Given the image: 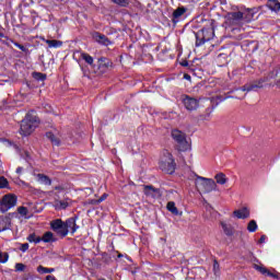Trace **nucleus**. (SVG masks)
<instances>
[{
    "instance_id": "1",
    "label": "nucleus",
    "mask_w": 280,
    "mask_h": 280,
    "mask_svg": "<svg viewBox=\"0 0 280 280\" xmlns=\"http://www.w3.org/2000/svg\"><path fill=\"white\" fill-rule=\"evenodd\" d=\"M279 74H280V68H275L272 71L268 72L262 78L252 81L249 83H246L240 89V91H243L245 93H250L253 91L257 92L259 91V89H265V86H268V83L270 82V80H275V78H279Z\"/></svg>"
},
{
    "instance_id": "2",
    "label": "nucleus",
    "mask_w": 280,
    "mask_h": 280,
    "mask_svg": "<svg viewBox=\"0 0 280 280\" xmlns=\"http://www.w3.org/2000/svg\"><path fill=\"white\" fill-rule=\"evenodd\" d=\"M196 36V47H202L205 43L213 40L215 36V20H210L208 25L195 33Z\"/></svg>"
},
{
    "instance_id": "3",
    "label": "nucleus",
    "mask_w": 280,
    "mask_h": 280,
    "mask_svg": "<svg viewBox=\"0 0 280 280\" xmlns=\"http://www.w3.org/2000/svg\"><path fill=\"white\" fill-rule=\"evenodd\" d=\"M244 25V12L242 11H232L225 14V21L223 27L225 30H237Z\"/></svg>"
},
{
    "instance_id": "4",
    "label": "nucleus",
    "mask_w": 280,
    "mask_h": 280,
    "mask_svg": "<svg viewBox=\"0 0 280 280\" xmlns=\"http://www.w3.org/2000/svg\"><path fill=\"white\" fill-rule=\"evenodd\" d=\"M171 138L173 139L174 150L176 152H187L189 150V142L187 141V133L179 129L171 130Z\"/></svg>"
},
{
    "instance_id": "5",
    "label": "nucleus",
    "mask_w": 280,
    "mask_h": 280,
    "mask_svg": "<svg viewBox=\"0 0 280 280\" xmlns=\"http://www.w3.org/2000/svg\"><path fill=\"white\" fill-rule=\"evenodd\" d=\"M160 170L165 174H174L176 172V159L168 150L162 152V156L159 162Z\"/></svg>"
},
{
    "instance_id": "6",
    "label": "nucleus",
    "mask_w": 280,
    "mask_h": 280,
    "mask_svg": "<svg viewBox=\"0 0 280 280\" xmlns=\"http://www.w3.org/2000/svg\"><path fill=\"white\" fill-rule=\"evenodd\" d=\"M38 124V117L32 113H27L25 118L20 125V135L22 137H30L34 130H36V125Z\"/></svg>"
},
{
    "instance_id": "7",
    "label": "nucleus",
    "mask_w": 280,
    "mask_h": 280,
    "mask_svg": "<svg viewBox=\"0 0 280 280\" xmlns=\"http://www.w3.org/2000/svg\"><path fill=\"white\" fill-rule=\"evenodd\" d=\"M195 187L199 194H211L218 189V184L212 178L196 175Z\"/></svg>"
},
{
    "instance_id": "8",
    "label": "nucleus",
    "mask_w": 280,
    "mask_h": 280,
    "mask_svg": "<svg viewBox=\"0 0 280 280\" xmlns=\"http://www.w3.org/2000/svg\"><path fill=\"white\" fill-rule=\"evenodd\" d=\"M19 201V198L14 194H8L2 197L0 200V213H8L10 209H13V207H16V202Z\"/></svg>"
},
{
    "instance_id": "9",
    "label": "nucleus",
    "mask_w": 280,
    "mask_h": 280,
    "mask_svg": "<svg viewBox=\"0 0 280 280\" xmlns=\"http://www.w3.org/2000/svg\"><path fill=\"white\" fill-rule=\"evenodd\" d=\"M50 229L61 238H65L69 235V230H67V226L65 225V221L62 219H55L50 221Z\"/></svg>"
},
{
    "instance_id": "10",
    "label": "nucleus",
    "mask_w": 280,
    "mask_h": 280,
    "mask_svg": "<svg viewBox=\"0 0 280 280\" xmlns=\"http://www.w3.org/2000/svg\"><path fill=\"white\" fill-rule=\"evenodd\" d=\"M182 104L189 113H194V110H198L200 106V101L196 97H191L187 94L182 95Z\"/></svg>"
},
{
    "instance_id": "11",
    "label": "nucleus",
    "mask_w": 280,
    "mask_h": 280,
    "mask_svg": "<svg viewBox=\"0 0 280 280\" xmlns=\"http://www.w3.org/2000/svg\"><path fill=\"white\" fill-rule=\"evenodd\" d=\"M143 194L147 198H153V200H159L163 196L161 188H156L153 185H143Z\"/></svg>"
},
{
    "instance_id": "12",
    "label": "nucleus",
    "mask_w": 280,
    "mask_h": 280,
    "mask_svg": "<svg viewBox=\"0 0 280 280\" xmlns=\"http://www.w3.org/2000/svg\"><path fill=\"white\" fill-rule=\"evenodd\" d=\"M187 10H188L187 7L182 5L173 11L171 16V21L173 25H177V23H180V21L183 20V16L187 14Z\"/></svg>"
},
{
    "instance_id": "13",
    "label": "nucleus",
    "mask_w": 280,
    "mask_h": 280,
    "mask_svg": "<svg viewBox=\"0 0 280 280\" xmlns=\"http://www.w3.org/2000/svg\"><path fill=\"white\" fill-rule=\"evenodd\" d=\"M92 38L93 40H95V43H97L98 45H103L104 47L113 45V42L106 35L100 32H94L92 34Z\"/></svg>"
},
{
    "instance_id": "14",
    "label": "nucleus",
    "mask_w": 280,
    "mask_h": 280,
    "mask_svg": "<svg viewBox=\"0 0 280 280\" xmlns=\"http://www.w3.org/2000/svg\"><path fill=\"white\" fill-rule=\"evenodd\" d=\"M113 68V61L106 57L98 58L97 61V69L101 71V73H106L107 70Z\"/></svg>"
},
{
    "instance_id": "15",
    "label": "nucleus",
    "mask_w": 280,
    "mask_h": 280,
    "mask_svg": "<svg viewBox=\"0 0 280 280\" xmlns=\"http://www.w3.org/2000/svg\"><path fill=\"white\" fill-rule=\"evenodd\" d=\"M254 270H257L260 272V275H264L265 277H271V279H280V273L279 272H271L268 270V268L259 265H254Z\"/></svg>"
},
{
    "instance_id": "16",
    "label": "nucleus",
    "mask_w": 280,
    "mask_h": 280,
    "mask_svg": "<svg viewBox=\"0 0 280 280\" xmlns=\"http://www.w3.org/2000/svg\"><path fill=\"white\" fill-rule=\"evenodd\" d=\"M78 220V217H72L67 219L66 221H63L65 225H66V230L69 232V229L71 230V235H74L75 232L78 231V229H80V225H78V223H75Z\"/></svg>"
},
{
    "instance_id": "17",
    "label": "nucleus",
    "mask_w": 280,
    "mask_h": 280,
    "mask_svg": "<svg viewBox=\"0 0 280 280\" xmlns=\"http://www.w3.org/2000/svg\"><path fill=\"white\" fill-rule=\"evenodd\" d=\"M258 12H259L258 8L246 9L243 12V22L252 23V21H255V14H257Z\"/></svg>"
},
{
    "instance_id": "18",
    "label": "nucleus",
    "mask_w": 280,
    "mask_h": 280,
    "mask_svg": "<svg viewBox=\"0 0 280 280\" xmlns=\"http://www.w3.org/2000/svg\"><path fill=\"white\" fill-rule=\"evenodd\" d=\"M233 215H235L237 220H246L247 218H250V210L246 207H243L238 210H235Z\"/></svg>"
},
{
    "instance_id": "19",
    "label": "nucleus",
    "mask_w": 280,
    "mask_h": 280,
    "mask_svg": "<svg viewBox=\"0 0 280 280\" xmlns=\"http://www.w3.org/2000/svg\"><path fill=\"white\" fill-rule=\"evenodd\" d=\"M12 226V219L10 217H0V233L3 231H10Z\"/></svg>"
},
{
    "instance_id": "20",
    "label": "nucleus",
    "mask_w": 280,
    "mask_h": 280,
    "mask_svg": "<svg viewBox=\"0 0 280 280\" xmlns=\"http://www.w3.org/2000/svg\"><path fill=\"white\" fill-rule=\"evenodd\" d=\"M46 137L52 145L60 148V144H61L60 138H58L56 135H54V132H51V131L46 132Z\"/></svg>"
},
{
    "instance_id": "21",
    "label": "nucleus",
    "mask_w": 280,
    "mask_h": 280,
    "mask_svg": "<svg viewBox=\"0 0 280 280\" xmlns=\"http://www.w3.org/2000/svg\"><path fill=\"white\" fill-rule=\"evenodd\" d=\"M42 242H44V244H51L57 242V238L54 237V233L51 231H47L43 234Z\"/></svg>"
},
{
    "instance_id": "22",
    "label": "nucleus",
    "mask_w": 280,
    "mask_h": 280,
    "mask_svg": "<svg viewBox=\"0 0 280 280\" xmlns=\"http://www.w3.org/2000/svg\"><path fill=\"white\" fill-rule=\"evenodd\" d=\"M267 8L271 10V12H280L279 0H267Z\"/></svg>"
},
{
    "instance_id": "23",
    "label": "nucleus",
    "mask_w": 280,
    "mask_h": 280,
    "mask_svg": "<svg viewBox=\"0 0 280 280\" xmlns=\"http://www.w3.org/2000/svg\"><path fill=\"white\" fill-rule=\"evenodd\" d=\"M81 58L86 62V65L92 67V69H95V59H93V57L89 55V52H81Z\"/></svg>"
},
{
    "instance_id": "24",
    "label": "nucleus",
    "mask_w": 280,
    "mask_h": 280,
    "mask_svg": "<svg viewBox=\"0 0 280 280\" xmlns=\"http://www.w3.org/2000/svg\"><path fill=\"white\" fill-rule=\"evenodd\" d=\"M37 180L38 183H40V185H47L50 186L51 185V178H49V176L45 175V174H37Z\"/></svg>"
},
{
    "instance_id": "25",
    "label": "nucleus",
    "mask_w": 280,
    "mask_h": 280,
    "mask_svg": "<svg viewBox=\"0 0 280 280\" xmlns=\"http://www.w3.org/2000/svg\"><path fill=\"white\" fill-rule=\"evenodd\" d=\"M46 45H48V47L51 49H58L60 47H62V42L58 40V39H47L46 40Z\"/></svg>"
},
{
    "instance_id": "26",
    "label": "nucleus",
    "mask_w": 280,
    "mask_h": 280,
    "mask_svg": "<svg viewBox=\"0 0 280 280\" xmlns=\"http://www.w3.org/2000/svg\"><path fill=\"white\" fill-rule=\"evenodd\" d=\"M37 272H39V275H51V272H56V269L43 267V265H39L37 267Z\"/></svg>"
},
{
    "instance_id": "27",
    "label": "nucleus",
    "mask_w": 280,
    "mask_h": 280,
    "mask_svg": "<svg viewBox=\"0 0 280 280\" xmlns=\"http://www.w3.org/2000/svg\"><path fill=\"white\" fill-rule=\"evenodd\" d=\"M218 185H226V182L229 180L226 178V175L224 173H218L215 176H214Z\"/></svg>"
},
{
    "instance_id": "28",
    "label": "nucleus",
    "mask_w": 280,
    "mask_h": 280,
    "mask_svg": "<svg viewBox=\"0 0 280 280\" xmlns=\"http://www.w3.org/2000/svg\"><path fill=\"white\" fill-rule=\"evenodd\" d=\"M32 77L34 78V80H36L37 82H45V80H47V74L43 73V72H33Z\"/></svg>"
},
{
    "instance_id": "29",
    "label": "nucleus",
    "mask_w": 280,
    "mask_h": 280,
    "mask_svg": "<svg viewBox=\"0 0 280 280\" xmlns=\"http://www.w3.org/2000/svg\"><path fill=\"white\" fill-rule=\"evenodd\" d=\"M166 209L173 213V215H178V208H176V203L174 201H168Z\"/></svg>"
},
{
    "instance_id": "30",
    "label": "nucleus",
    "mask_w": 280,
    "mask_h": 280,
    "mask_svg": "<svg viewBox=\"0 0 280 280\" xmlns=\"http://www.w3.org/2000/svg\"><path fill=\"white\" fill-rule=\"evenodd\" d=\"M55 207H56V209L58 211H62V210H65V209H67L69 207V201H67V200H59V201L56 202Z\"/></svg>"
},
{
    "instance_id": "31",
    "label": "nucleus",
    "mask_w": 280,
    "mask_h": 280,
    "mask_svg": "<svg viewBox=\"0 0 280 280\" xmlns=\"http://www.w3.org/2000/svg\"><path fill=\"white\" fill-rule=\"evenodd\" d=\"M257 229H259V226L257 225V221L252 220L248 222V224H247L248 233H255V232H257Z\"/></svg>"
},
{
    "instance_id": "32",
    "label": "nucleus",
    "mask_w": 280,
    "mask_h": 280,
    "mask_svg": "<svg viewBox=\"0 0 280 280\" xmlns=\"http://www.w3.org/2000/svg\"><path fill=\"white\" fill-rule=\"evenodd\" d=\"M221 226L223 229V233L228 235V237H233L234 235L233 228L226 225L225 223H221Z\"/></svg>"
},
{
    "instance_id": "33",
    "label": "nucleus",
    "mask_w": 280,
    "mask_h": 280,
    "mask_svg": "<svg viewBox=\"0 0 280 280\" xmlns=\"http://www.w3.org/2000/svg\"><path fill=\"white\" fill-rule=\"evenodd\" d=\"M113 3L119 5L120 8H128L130 5V1L128 0H112Z\"/></svg>"
},
{
    "instance_id": "34",
    "label": "nucleus",
    "mask_w": 280,
    "mask_h": 280,
    "mask_svg": "<svg viewBox=\"0 0 280 280\" xmlns=\"http://www.w3.org/2000/svg\"><path fill=\"white\" fill-rule=\"evenodd\" d=\"M9 40L14 45V47H18V49H20L21 51H24V54H27V51H30L27 47L23 46L22 44H19V42H15L14 39H9Z\"/></svg>"
},
{
    "instance_id": "35",
    "label": "nucleus",
    "mask_w": 280,
    "mask_h": 280,
    "mask_svg": "<svg viewBox=\"0 0 280 280\" xmlns=\"http://www.w3.org/2000/svg\"><path fill=\"white\" fill-rule=\"evenodd\" d=\"M8 185H10L8 178L0 176V189H8Z\"/></svg>"
},
{
    "instance_id": "36",
    "label": "nucleus",
    "mask_w": 280,
    "mask_h": 280,
    "mask_svg": "<svg viewBox=\"0 0 280 280\" xmlns=\"http://www.w3.org/2000/svg\"><path fill=\"white\" fill-rule=\"evenodd\" d=\"M8 259H10V255L8 253L0 252V264H8Z\"/></svg>"
},
{
    "instance_id": "37",
    "label": "nucleus",
    "mask_w": 280,
    "mask_h": 280,
    "mask_svg": "<svg viewBox=\"0 0 280 280\" xmlns=\"http://www.w3.org/2000/svg\"><path fill=\"white\" fill-rule=\"evenodd\" d=\"M25 271V265L23 262L15 264V272H23Z\"/></svg>"
},
{
    "instance_id": "38",
    "label": "nucleus",
    "mask_w": 280,
    "mask_h": 280,
    "mask_svg": "<svg viewBox=\"0 0 280 280\" xmlns=\"http://www.w3.org/2000/svg\"><path fill=\"white\" fill-rule=\"evenodd\" d=\"M19 250H21V253H27V250H30V244L28 243L20 244Z\"/></svg>"
},
{
    "instance_id": "39",
    "label": "nucleus",
    "mask_w": 280,
    "mask_h": 280,
    "mask_svg": "<svg viewBox=\"0 0 280 280\" xmlns=\"http://www.w3.org/2000/svg\"><path fill=\"white\" fill-rule=\"evenodd\" d=\"M18 213H20V215H27L28 210L26 207L21 206L18 208Z\"/></svg>"
},
{
    "instance_id": "40",
    "label": "nucleus",
    "mask_w": 280,
    "mask_h": 280,
    "mask_svg": "<svg viewBox=\"0 0 280 280\" xmlns=\"http://www.w3.org/2000/svg\"><path fill=\"white\" fill-rule=\"evenodd\" d=\"M26 240L30 242V244H34V241L36 240V233L30 234Z\"/></svg>"
},
{
    "instance_id": "41",
    "label": "nucleus",
    "mask_w": 280,
    "mask_h": 280,
    "mask_svg": "<svg viewBox=\"0 0 280 280\" xmlns=\"http://www.w3.org/2000/svg\"><path fill=\"white\" fill-rule=\"evenodd\" d=\"M106 198H108V195L107 194H103L98 199H97V202H104V200H106Z\"/></svg>"
},
{
    "instance_id": "42",
    "label": "nucleus",
    "mask_w": 280,
    "mask_h": 280,
    "mask_svg": "<svg viewBox=\"0 0 280 280\" xmlns=\"http://www.w3.org/2000/svg\"><path fill=\"white\" fill-rule=\"evenodd\" d=\"M43 242V236H35V240L33 241V244H40Z\"/></svg>"
},
{
    "instance_id": "43",
    "label": "nucleus",
    "mask_w": 280,
    "mask_h": 280,
    "mask_svg": "<svg viewBox=\"0 0 280 280\" xmlns=\"http://www.w3.org/2000/svg\"><path fill=\"white\" fill-rule=\"evenodd\" d=\"M23 166H19L16 170H15V174H18L19 176H21V174H23Z\"/></svg>"
},
{
    "instance_id": "44",
    "label": "nucleus",
    "mask_w": 280,
    "mask_h": 280,
    "mask_svg": "<svg viewBox=\"0 0 280 280\" xmlns=\"http://www.w3.org/2000/svg\"><path fill=\"white\" fill-rule=\"evenodd\" d=\"M180 66L182 67H189V61L184 60V61L180 62Z\"/></svg>"
},
{
    "instance_id": "45",
    "label": "nucleus",
    "mask_w": 280,
    "mask_h": 280,
    "mask_svg": "<svg viewBox=\"0 0 280 280\" xmlns=\"http://www.w3.org/2000/svg\"><path fill=\"white\" fill-rule=\"evenodd\" d=\"M258 242L259 244H264L266 242V235H261Z\"/></svg>"
},
{
    "instance_id": "46",
    "label": "nucleus",
    "mask_w": 280,
    "mask_h": 280,
    "mask_svg": "<svg viewBox=\"0 0 280 280\" xmlns=\"http://www.w3.org/2000/svg\"><path fill=\"white\" fill-rule=\"evenodd\" d=\"M184 80L191 81V75H189L188 73H185L184 74Z\"/></svg>"
},
{
    "instance_id": "47",
    "label": "nucleus",
    "mask_w": 280,
    "mask_h": 280,
    "mask_svg": "<svg viewBox=\"0 0 280 280\" xmlns=\"http://www.w3.org/2000/svg\"><path fill=\"white\" fill-rule=\"evenodd\" d=\"M62 189H65L62 186H56V187H55V190H56V191H62Z\"/></svg>"
},
{
    "instance_id": "48",
    "label": "nucleus",
    "mask_w": 280,
    "mask_h": 280,
    "mask_svg": "<svg viewBox=\"0 0 280 280\" xmlns=\"http://www.w3.org/2000/svg\"><path fill=\"white\" fill-rule=\"evenodd\" d=\"M213 268H214V270H215L217 268H220V264H218L217 260H214Z\"/></svg>"
},
{
    "instance_id": "49",
    "label": "nucleus",
    "mask_w": 280,
    "mask_h": 280,
    "mask_svg": "<svg viewBox=\"0 0 280 280\" xmlns=\"http://www.w3.org/2000/svg\"><path fill=\"white\" fill-rule=\"evenodd\" d=\"M0 38H8V36H5V34H3V32L0 31Z\"/></svg>"
},
{
    "instance_id": "50",
    "label": "nucleus",
    "mask_w": 280,
    "mask_h": 280,
    "mask_svg": "<svg viewBox=\"0 0 280 280\" xmlns=\"http://www.w3.org/2000/svg\"><path fill=\"white\" fill-rule=\"evenodd\" d=\"M229 97H235V96H226L224 100H229ZM244 97H235V100H243Z\"/></svg>"
},
{
    "instance_id": "51",
    "label": "nucleus",
    "mask_w": 280,
    "mask_h": 280,
    "mask_svg": "<svg viewBox=\"0 0 280 280\" xmlns=\"http://www.w3.org/2000/svg\"><path fill=\"white\" fill-rule=\"evenodd\" d=\"M276 86H278V89H280V79L276 82Z\"/></svg>"
},
{
    "instance_id": "52",
    "label": "nucleus",
    "mask_w": 280,
    "mask_h": 280,
    "mask_svg": "<svg viewBox=\"0 0 280 280\" xmlns=\"http://www.w3.org/2000/svg\"><path fill=\"white\" fill-rule=\"evenodd\" d=\"M121 257H124L122 254H118V259H121Z\"/></svg>"
},
{
    "instance_id": "53",
    "label": "nucleus",
    "mask_w": 280,
    "mask_h": 280,
    "mask_svg": "<svg viewBox=\"0 0 280 280\" xmlns=\"http://www.w3.org/2000/svg\"><path fill=\"white\" fill-rule=\"evenodd\" d=\"M98 280H106V279H104V278H101V279H98Z\"/></svg>"
},
{
    "instance_id": "54",
    "label": "nucleus",
    "mask_w": 280,
    "mask_h": 280,
    "mask_svg": "<svg viewBox=\"0 0 280 280\" xmlns=\"http://www.w3.org/2000/svg\"><path fill=\"white\" fill-rule=\"evenodd\" d=\"M278 280H280V278Z\"/></svg>"
}]
</instances>
